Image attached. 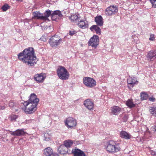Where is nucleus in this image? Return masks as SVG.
<instances>
[{"label":"nucleus","mask_w":156,"mask_h":156,"mask_svg":"<svg viewBox=\"0 0 156 156\" xmlns=\"http://www.w3.org/2000/svg\"><path fill=\"white\" fill-rule=\"evenodd\" d=\"M33 48L30 47L20 53L18 56L19 59L29 66H33L36 63V57L34 54Z\"/></svg>","instance_id":"f257e3e1"},{"label":"nucleus","mask_w":156,"mask_h":156,"mask_svg":"<svg viewBox=\"0 0 156 156\" xmlns=\"http://www.w3.org/2000/svg\"><path fill=\"white\" fill-rule=\"evenodd\" d=\"M39 101V99L35 94L34 93L31 94L28 101L25 102L23 104L25 112L28 114L34 112L37 109V106Z\"/></svg>","instance_id":"f03ea898"},{"label":"nucleus","mask_w":156,"mask_h":156,"mask_svg":"<svg viewBox=\"0 0 156 156\" xmlns=\"http://www.w3.org/2000/svg\"><path fill=\"white\" fill-rule=\"evenodd\" d=\"M119 144L113 141H110L108 143L106 150L108 151L111 153L118 152L120 149Z\"/></svg>","instance_id":"7ed1b4c3"},{"label":"nucleus","mask_w":156,"mask_h":156,"mask_svg":"<svg viewBox=\"0 0 156 156\" xmlns=\"http://www.w3.org/2000/svg\"><path fill=\"white\" fill-rule=\"evenodd\" d=\"M57 73L59 78L62 80H66L69 76L67 70L62 66H58L57 70Z\"/></svg>","instance_id":"20e7f679"},{"label":"nucleus","mask_w":156,"mask_h":156,"mask_svg":"<svg viewBox=\"0 0 156 156\" xmlns=\"http://www.w3.org/2000/svg\"><path fill=\"white\" fill-rule=\"evenodd\" d=\"M62 41V39L57 35L52 36L49 39V43L52 47L56 48L60 44Z\"/></svg>","instance_id":"39448f33"},{"label":"nucleus","mask_w":156,"mask_h":156,"mask_svg":"<svg viewBox=\"0 0 156 156\" xmlns=\"http://www.w3.org/2000/svg\"><path fill=\"white\" fill-rule=\"evenodd\" d=\"M83 83L87 87L89 88H92L96 85V81L93 78L87 77L83 78Z\"/></svg>","instance_id":"423d86ee"},{"label":"nucleus","mask_w":156,"mask_h":156,"mask_svg":"<svg viewBox=\"0 0 156 156\" xmlns=\"http://www.w3.org/2000/svg\"><path fill=\"white\" fill-rule=\"evenodd\" d=\"M118 11V7L116 6L110 5L105 10L106 15L108 16H112L115 14Z\"/></svg>","instance_id":"0eeeda50"},{"label":"nucleus","mask_w":156,"mask_h":156,"mask_svg":"<svg viewBox=\"0 0 156 156\" xmlns=\"http://www.w3.org/2000/svg\"><path fill=\"white\" fill-rule=\"evenodd\" d=\"M65 125L69 129H72L74 128L76 125V120L73 118H68L65 121Z\"/></svg>","instance_id":"6e6552de"},{"label":"nucleus","mask_w":156,"mask_h":156,"mask_svg":"<svg viewBox=\"0 0 156 156\" xmlns=\"http://www.w3.org/2000/svg\"><path fill=\"white\" fill-rule=\"evenodd\" d=\"M99 37L97 35H94L89 40V46H91L92 48H96L99 43Z\"/></svg>","instance_id":"1a4fd4ad"},{"label":"nucleus","mask_w":156,"mask_h":156,"mask_svg":"<svg viewBox=\"0 0 156 156\" xmlns=\"http://www.w3.org/2000/svg\"><path fill=\"white\" fill-rule=\"evenodd\" d=\"M127 83L128 87L130 89L132 88L135 84H137L138 81L136 80V78L129 76L127 79Z\"/></svg>","instance_id":"9d476101"},{"label":"nucleus","mask_w":156,"mask_h":156,"mask_svg":"<svg viewBox=\"0 0 156 156\" xmlns=\"http://www.w3.org/2000/svg\"><path fill=\"white\" fill-rule=\"evenodd\" d=\"M45 78L44 74L43 73L36 74L34 77V80L38 83H42Z\"/></svg>","instance_id":"9b49d317"},{"label":"nucleus","mask_w":156,"mask_h":156,"mask_svg":"<svg viewBox=\"0 0 156 156\" xmlns=\"http://www.w3.org/2000/svg\"><path fill=\"white\" fill-rule=\"evenodd\" d=\"M25 130L24 129H18L15 131H10V134L14 136H22L26 133Z\"/></svg>","instance_id":"f8f14e48"},{"label":"nucleus","mask_w":156,"mask_h":156,"mask_svg":"<svg viewBox=\"0 0 156 156\" xmlns=\"http://www.w3.org/2000/svg\"><path fill=\"white\" fill-rule=\"evenodd\" d=\"M72 153L73 154V156H86L83 151L76 147L73 149Z\"/></svg>","instance_id":"ddd939ff"},{"label":"nucleus","mask_w":156,"mask_h":156,"mask_svg":"<svg viewBox=\"0 0 156 156\" xmlns=\"http://www.w3.org/2000/svg\"><path fill=\"white\" fill-rule=\"evenodd\" d=\"M80 17L79 14H73L69 17V18L72 22L77 23L79 22Z\"/></svg>","instance_id":"4468645a"},{"label":"nucleus","mask_w":156,"mask_h":156,"mask_svg":"<svg viewBox=\"0 0 156 156\" xmlns=\"http://www.w3.org/2000/svg\"><path fill=\"white\" fill-rule=\"evenodd\" d=\"M148 60L153 61L156 58V52L153 51H149L146 56Z\"/></svg>","instance_id":"2eb2a0df"},{"label":"nucleus","mask_w":156,"mask_h":156,"mask_svg":"<svg viewBox=\"0 0 156 156\" xmlns=\"http://www.w3.org/2000/svg\"><path fill=\"white\" fill-rule=\"evenodd\" d=\"M78 26L83 29H85L88 27V22L86 20H80L79 22L77 23Z\"/></svg>","instance_id":"dca6fc26"},{"label":"nucleus","mask_w":156,"mask_h":156,"mask_svg":"<svg viewBox=\"0 0 156 156\" xmlns=\"http://www.w3.org/2000/svg\"><path fill=\"white\" fill-rule=\"evenodd\" d=\"M120 136L122 138L126 140L130 139L132 137L131 135L125 131H122L120 132Z\"/></svg>","instance_id":"f3484780"},{"label":"nucleus","mask_w":156,"mask_h":156,"mask_svg":"<svg viewBox=\"0 0 156 156\" xmlns=\"http://www.w3.org/2000/svg\"><path fill=\"white\" fill-rule=\"evenodd\" d=\"M83 104L89 110H91L93 109L94 104L90 99H87L85 101Z\"/></svg>","instance_id":"a211bd4d"},{"label":"nucleus","mask_w":156,"mask_h":156,"mask_svg":"<svg viewBox=\"0 0 156 156\" xmlns=\"http://www.w3.org/2000/svg\"><path fill=\"white\" fill-rule=\"evenodd\" d=\"M68 152V148L63 145H61L58 149V152L61 154H65Z\"/></svg>","instance_id":"6ab92c4d"},{"label":"nucleus","mask_w":156,"mask_h":156,"mask_svg":"<svg viewBox=\"0 0 156 156\" xmlns=\"http://www.w3.org/2000/svg\"><path fill=\"white\" fill-rule=\"evenodd\" d=\"M95 21L98 26L101 27L103 25V19L101 16H96L95 18Z\"/></svg>","instance_id":"aec40b11"},{"label":"nucleus","mask_w":156,"mask_h":156,"mask_svg":"<svg viewBox=\"0 0 156 156\" xmlns=\"http://www.w3.org/2000/svg\"><path fill=\"white\" fill-rule=\"evenodd\" d=\"M121 109L118 106H115L111 108V112L114 115H117L119 114Z\"/></svg>","instance_id":"412c9836"},{"label":"nucleus","mask_w":156,"mask_h":156,"mask_svg":"<svg viewBox=\"0 0 156 156\" xmlns=\"http://www.w3.org/2000/svg\"><path fill=\"white\" fill-rule=\"evenodd\" d=\"M44 154L46 156H51L53 154V151L50 147H48L44 150Z\"/></svg>","instance_id":"4be33fe9"},{"label":"nucleus","mask_w":156,"mask_h":156,"mask_svg":"<svg viewBox=\"0 0 156 156\" xmlns=\"http://www.w3.org/2000/svg\"><path fill=\"white\" fill-rule=\"evenodd\" d=\"M91 31L95 30L96 33L98 34H100L101 33L100 28L98 27L97 25H93L90 28Z\"/></svg>","instance_id":"5701e85b"},{"label":"nucleus","mask_w":156,"mask_h":156,"mask_svg":"<svg viewBox=\"0 0 156 156\" xmlns=\"http://www.w3.org/2000/svg\"><path fill=\"white\" fill-rule=\"evenodd\" d=\"M51 12L49 9L47 10L44 12V16L43 15V20H48V17H49L50 15L51 16Z\"/></svg>","instance_id":"b1692460"},{"label":"nucleus","mask_w":156,"mask_h":156,"mask_svg":"<svg viewBox=\"0 0 156 156\" xmlns=\"http://www.w3.org/2000/svg\"><path fill=\"white\" fill-rule=\"evenodd\" d=\"M34 17L38 19L43 20V14L40 13L39 12L36 11L33 13Z\"/></svg>","instance_id":"393cba45"},{"label":"nucleus","mask_w":156,"mask_h":156,"mask_svg":"<svg viewBox=\"0 0 156 156\" xmlns=\"http://www.w3.org/2000/svg\"><path fill=\"white\" fill-rule=\"evenodd\" d=\"M73 144V142L72 140H68L64 141L63 145L68 148V147H70Z\"/></svg>","instance_id":"a878e982"},{"label":"nucleus","mask_w":156,"mask_h":156,"mask_svg":"<svg viewBox=\"0 0 156 156\" xmlns=\"http://www.w3.org/2000/svg\"><path fill=\"white\" fill-rule=\"evenodd\" d=\"M126 105L130 108H133L135 106V104L133 103L132 99H129L126 101Z\"/></svg>","instance_id":"bb28decb"},{"label":"nucleus","mask_w":156,"mask_h":156,"mask_svg":"<svg viewBox=\"0 0 156 156\" xmlns=\"http://www.w3.org/2000/svg\"><path fill=\"white\" fill-rule=\"evenodd\" d=\"M149 111L152 115L156 116V106H153L150 108Z\"/></svg>","instance_id":"cd10ccee"},{"label":"nucleus","mask_w":156,"mask_h":156,"mask_svg":"<svg viewBox=\"0 0 156 156\" xmlns=\"http://www.w3.org/2000/svg\"><path fill=\"white\" fill-rule=\"evenodd\" d=\"M140 96L141 99L142 100H147L148 98V95L144 92L141 93Z\"/></svg>","instance_id":"c85d7f7f"},{"label":"nucleus","mask_w":156,"mask_h":156,"mask_svg":"<svg viewBox=\"0 0 156 156\" xmlns=\"http://www.w3.org/2000/svg\"><path fill=\"white\" fill-rule=\"evenodd\" d=\"M51 135L48 133H45L44 134V140L46 141H49L50 140Z\"/></svg>","instance_id":"c756f323"},{"label":"nucleus","mask_w":156,"mask_h":156,"mask_svg":"<svg viewBox=\"0 0 156 156\" xmlns=\"http://www.w3.org/2000/svg\"><path fill=\"white\" fill-rule=\"evenodd\" d=\"M54 15L58 17H61L62 16V15L61 14V12L59 10H56L54 11L52 13Z\"/></svg>","instance_id":"7c9ffc66"},{"label":"nucleus","mask_w":156,"mask_h":156,"mask_svg":"<svg viewBox=\"0 0 156 156\" xmlns=\"http://www.w3.org/2000/svg\"><path fill=\"white\" fill-rule=\"evenodd\" d=\"M10 8V6L7 4H5L2 6L1 9L3 11H5L9 9Z\"/></svg>","instance_id":"2f4dec72"},{"label":"nucleus","mask_w":156,"mask_h":156,"mask_svg":"<svg viewBox=\"0 0 156 156\" xmlns=\"http://www.w3.org/2000/svg\"><path fill=\"white\" fill-rule=\"evenodd\" d=\"M17 116L16 115H11L9 118L10 120L11 121H16V119L17 118Z\"/></svg>","instance_id":"473e14b6"},{"label":"nucleus","mask_w":156,"mask_h":156,"mask_svg":"<svg viewBox=\"0 0 156 156\" xmlns=\"http://www.w3.org/2000/svg\"><path fill=\"white\" fill-rule=\"evenodd\" d=\"M51 16V19L52 20L57 21L56 20L57 18H56V17H57V16H55V15L53 14V13H52Z\"/></svg>","instance_id":"72a5a7b5"},{"label":"nucleus","mask_w":156,"mask_h":156,"mask_svg":"<svg viewBox=\"0 0 156 156\" xmlns=\"http://www.w3.org/2000/svg\"><path fill=\"white\" fill-rule=\"evenodd\" d=\"M76 33L75 31H69V34L71 36H73Z\"/></svg>","instance_id":"f704fd0d"},{"label":"nucleus","mask_w":156,"mask_h":156,"mask_svg":"<svg viewBox=\"0 0 156 156\" xmlns=\"http://www.w3.org/2000/svg\"><path fill=\"white\" fill-rule=\"evenodd\" d=\"M154 39V35L153 34H151L150 35V37L149 40L150 41H153Z\"/></svg>","instance_id":"c9c22d12"},{"label":"nucleus","mask_w":156,"mask_h":156,"mask_svg":"<svg viewBox=\"0 0 156 156\" xmlns=\"http://www.w3.org/2000/svg\"><path fill=\"white\" fill-rule=\"evenodd\" d=\"M149 101H151L154 102L155 101V98L154 97H152L149 98Z\"/></svg>","instance_id":"e433bc0d"},{"label":"nucleus","mask_w":156,"mask_h":156,"mask_svg":"<svg viewBox=\"0 0 156 156\" xmlns=\"http://www.w3.org/2000/svg\"><path fill=\"white\" fill-rule=\"evenodd\" d=\"M14 105L13 103L12 102H10L9 104V106L10 107H12Z\"/></svg>","instance_id":"4c0bfd02"},{"label":"nucleus","mask_w":156,"mask_h":156,"mask_svg":"<svg viewBox=\"0 0 156 156\" xmlns=\"http://www.w3.org/2000/svg\"><path fill=\"white\" fill-rule=\"evenodd\" d=\"M128 119V117L127 116H125L123 118V120L124 122H126Z\"/></svg>","instance_id":"58836bf2"},{"label":"nucleus","mask_w":156,"mask_h":156,"mask_svg":"<svg viewBox=\"0 0 156 156\" xmlns=\"http://www.w3.org/2000/svg\"><path fill=\"white\" fill-rule=\"evenodd\" d=\"M40 39L43 41H45L46 40V38H44V36H42L40 38Z\"/></svg>","instance_id":"ea45409f"},{"label":"nucleus","mask_w":156,"mask_h":156,"mask_svg":"<svg viewBox=\"0 0 156 156\" xmlns=\"http://www.w3.org/2000/svg\"><path fill=\"white\" fill-rule=\"evenodd\" d=\"M151 4L152 5V7H153L154 8H156V4H155V3H153V4Z\"/></svg>","instance_id":"a19ab883"},{"label":"nucleus","mask_w":156,"mask_h":156,"mask_svg":"<svg viewBox=\"0 0 156 156\" xmlns=\"http://www.w3.org/2000/svg\"><path fill=\"white\" fill-rule=\"evenodd\" d=\"M150 1L151 4H153V3H155L156 2V0H150Z\"/></svg>","instance_id":"79ce46f5"},{"label":"nucleus","mask_w":156,"mask_h":156,"mask_svg":"<svg viewBox=\"0 0 156 156\" xmlns=\"http://www.w3.org/2000/svg\"><path fill=\"white\" fill-rule=\"evenodd\" d=\"M5 109V107L4 106L1 105L0 106V109L4 110Z\"/></svg>","instance_id":"37998d69"},{"label":"nucleus","mask_w":156,"mask_h":156,"mask_svg":"<svg viewBox=\"0 0 156 156\" xmlns=\"http://www.w3.org/2000/svg\"><path fill=\"white\" fill-rule=\"evenodd\" d=\"M2 131H4V134L3 133L2 134V135H4V137H5L6 136V135H5V130H2ZM2 133H3V132H2Z\"/></svg>","instance_id":"c03bdc74"},{"label":"nucleus","mask_w":156,"mask_h":156,"mask_svg":"<svg viewBox=\"0 0 156 156\" xmlns=\"http://www.w3.org/2000/svg\"><path fill=\"white\" fill-rule=\"evenodd\" d=\"M51 156H58V155H57V154L55 155V154H52Z\"/></svg>","instance_id":"a18cd8bd"},{"label":"nucleus","mask_w":156,"mask_h":156,"mask_svg":"<svg viewBox=\"0 0 156 156\" xmlns=\"http://www.w3.org/2000/svg\"><path fill=\"white\" fill-rule=\"evenodd\" d=\"M1 133V132H0V135H1L2 137H3V135H2V134Z\"/></svg>","instance_id":"49530a36"},{"label":"nucleus","mask_w":156,"mask_h":156,"mask_svg":"<svg viewBox=\"0 0 156 156\" xmlns=\"http://www.w3.org/2000/svg\"><path fill=\"white\" fill-rule=\"evenodd\" d=\"M18 1H19V2H22V0H18Z\"/></svg>","instance_id":"de8ad7c7"}]
</instances>
